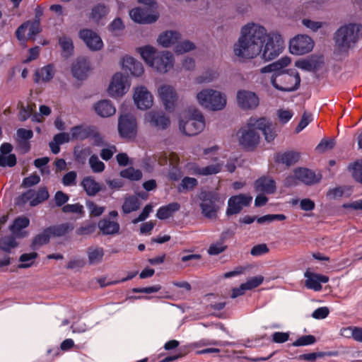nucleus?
Returning <instances> with one entry per match:
<instances>
[{
  "mask_svg": "<svg viewBox=\"0 0 362 362\" xmlns=\"http://www.w3.org/2000/svg\"><path fill=\"white\" fill-rule=\"evenodd\" d=\"M37 257V254L35 252L23 254L19 259L21 264L18 265V268L24 269L30 267L33 264Z\"/></svg>",
  "mask_w": 362,
  "mask_h": 362,
  "instance_id": "79ce46f5",
  "label": "nucleus"
},
{
  "mask_svg": "<svg viewBox=\"0 0 362 362\" xmlns=\"http://www.w3.org/2000/svg\"><path fill=\"white\" fill-rule=\"evenodd\" d=\"M40 31V20L29 21L21 25L16 30V36L19 40H34L35 36Z\"/></svg>",
  "mask_w": 362,
  "mask_h": 362,
  "instance_id": "6ab92c4d",
  "label": "nucleus"
},
{
  "mask_svg": "<svg viewBox=\"0 0 362 362\" xmlns=\"http://www.w3.org/2000/svg\"><path fill=\"white\" fill-rule=\"evenodd\" d=\"M313 121V116L311 114L305 112L300 121L296 129V132L299 133L304 129Z\"/></svg>",
  "mask_w": 362,
  "mask_h": 362,
  "instance_id": "680f3d73",
  "label": "nucleus"
},
{
  "mask_svg": "<svg viewBox=\"0 0 362 362\" xmlns=\"http://www.w3.org/2000/svg\"><path fill=\"white\" fill-rule=\"evenodd\" d=\"M79 37L92 51H99L103 47V42L100 36L93 30H81L79 32Z\"/></svg>",
  "mask_w": 362,
  "mask_h": 362,
  "instance_id": "f3484780",
  "label": "nucleus"
},
{
  "mask_svg": "<svg viewBox=\"0 0 362 362\" xmlns=\"http://www.w3.org/2000/svg\"><path fill=\"white\" fill-rule=\"evenodd\" d=\"M226 249V245L223 242H217L210 245L208 253L211 255H217Z\"/></svg>",
  "mask_w": 362,
  "mask_h": 362,
  "instance_id": "052dcab7",
  "label": "nucleus"
},
{
  "mask_svg": "<svg viewBox=\"0 0 362 362\" xmlns=\"http://www.w3.org/2000/svg\"><path fill=\"white\" fill-rule=\"evenodd\" d=\"M136 52L147 66L159 74H165L174 67L175 59L168 50L159 51L155 47L147 45L137 47Z\"/></svg>",
  "mask_w": 362,
  "mask_h": 362,
  "instance_id": "7ed1b4c3",
  "label": "nucleus"
},
{
  "mask_svg": "<svg viewBox=\"0 0 362 362\" xmlns=\"http://www.w3.org/2000/svg\"><path fill=\"white\" fill-rule=\"evenodd\" d=\"M96 113L102 117H111L116 112V108L110 100H103L94 105Z\"/></svg>",
  "mask_w": 362,
  "mask_h": 362,
  "instance_id": "c85d7f7f",
  "label": "nucleus"
},
{
  "mask_svg": "<svg viewBox=\"0 0 362 362\" xmlns=\"http://www.w3.org/2000/svg\"><path fill=\"white\" fill-rule=\"evenodd\" d=\"M353 176L362 183V160L356 162L353 165Z\"/></svg>",
  "mask_w": 362,
  "mask_h": 362,
  "instance_id": "774afa93",
  "label": "nucleus"
},
{
  "mask_svg": "<svg viewBox=\"0 0 362 362\" xmlns=\"http://www.w3.org/2000/svg\"><path fill=\"white\" fill-rule=\"evenodd\" d=\"M195 49L194 44L189 40H183L175 46L174 51L177 54H182L184 53L190 52Z\"/></svg>",
  "mask_w": 362,
  "mask_h": 362,
  "instance_id": "37998d69",
  "label": "nucleus"
},
{
  "mask_svg": "<svg viewBox=\"0 0 362 362\" xmlns=\"http://www.w3.org/2000/svg\"><path fill=\"white\" fill-rule=\"evenodd\" d=\"M131 86L128 76L121 72L115 73L107 89L108 95L113 98H119L125 95Z\"/></svg>",
  "mask_w": 362,
  "mask_h": 362,
  "instance_id": "1a4fd4ad",
  "label": "nucleus"
},
{
  "mask_svg": "<svg viewBox=\"0 0 362 362\" xmlns=\"http://www.w3.org/2000/svg\"><path fill=\"white\" fill-rule=\"evenodd\" d=\"M35 111V106L32 105H27L26 106L21 105L19 111V118L22 121L26 120L30 117Z\"/></svg>",
  "mask_w": 362,
  "mask_h": 362,
  "instance_id": "603ef678",
  "label": "nucleus"
},
{
  "mask_svg": "<svg viewBox=\"0 0 362 362\" xmlns=\"http://www.w3.org/2000/svg\"><path fill=\"white\" fill-rule=\"evenodd\" d=\"M50 232L49 229L45 230L42 233L38 234L33 240L34 245H42L48 243L50 238Z\"/></svg>",
  "mask_w": 362,
  "mask_h": 362,
  "instance_id": "5fc2aeb1",
  "label": "nucleus"
},
{
  "mask_svg": "<svg viewBox=\"0 0 362 362\" xmlns=\"http://www.w3.org/2000/svg\"><path fill=\"white\" fill-rule=\"evenodd\" d=\"M205 128V119L202 112L192 108L183 111L179 115V129L187 136H195Z\"/></svg>",
  "mask_w": 362,
  "mask_h": 362,
  "instance_id": "20e7f679",
  "label": "nucleus"
},
{
  "mask_svg": "<svg viewBox=\"0 0 362 362\" xmlns=\"http://www.w3.org/2000/svg\"><path fill=\"white\" fill-rule=\"evenodd\" d=\"M108 29L115 35H119L124 29V25L121 18H117L111 22Z\"/></svg>",
  "mask_w": 362,
  "mask_h": 362,
  "instance_id": "09e8293b",
  "label": "nucleus"
},
{
  "mask_svg": "<svg viewBox=\"0 0 362 362\" xmlns=\"http://www.w3.org/2000/svg\"><path fill=\"white\" fill-rule=\"evenodd\" d=\"M255 117H250L246 124L238 132L239 144L247 150H253L260 141V136L257 132Z\"/></svg>",
  "mask_w": 362,
  "mask_h": 362,
  "instance_id": "6e6552de",
  "label": "nucleus"
},
{
  "mask_svg": "<svg viewBox=\"0 0 362 362\" xmlns=\"http://www.w3.org/2000/svg\"><path fill=\"white\" fill-rule=\"evenodd\" d=\"M30 220L25 216H20L16 218L10 229L16 237L21 238L27 235V233L22 230L29 226Z\"/></svg>",
  "mask_w": 362,
  "mask_h": 362,
  "instance_id": "7c9ffc66",
  "label": "nucleus"
},
{
  "mask_svg": "<svg viewBox=\"0 0 362 362\" xmlns=\"http://www.w3.org/2000/svg\"><path fill=\"white\" fill-rule=\"evenodd\" d=\"M139 2L146 6L145 8L136 7L129 11L132 21L138 23H152L159 17L157 11V4L153 0H139Z\"/></svg>",
  "mask_w": 362,
  "mask_h": 362,
  "instance_id": "0eeeda50",
  "label": "nucleus"
},
{
  "mask_svg": "<svg viewBox=\"0 0 362 362\" xmlns=\"http://www.w3.org/2000/svg\"><path fill=\"white\" fill-rule=\"evenodd\" d=\"M88 263L90 265H97L100 264L105 255V251L103 247L98 246H91L86 251Z\"/></svg>",
  "mask_w": 362,
  "mask_h": 362,
  "instance_id": "2f4dec72",
  "label": "nucleus"
},
{
  "mask_svg": "<svg viewBox=\"0 0 362 362\" xmlns=\"http://www.w3.org/2000/svg\"><path fill=\"white\" fill-rule=\"evenodd\" d=\"M81 185L89 196H94L101 189L100 185L90 176L84 177L81 182Z\"/></svg>",
  "mask_w": 362,
  "mask_h": 362,
  "instance_id": "f704fd0d",
  "label": "nucleus"
},
{
  "mask_svg": "<svg viewBox=\"0 0 362 362\" xmlns=\"http://www.w3.org/2000/svg\"><path fill=\"white\" fill-rule=\"evenodd\" d=\"M181 35L176 30H166L161 33L157 38V43L164 48L175 46Z\"/></svg>",
  "mask_w": 362,
  "mask_h": 362,
  "instance_id": "bb28decb",
  "label": "nucleus"
},
{
  "mask_svg": "<svg viewBox=\"0 0 362 362\" xmlns=\"http://www.w3.org/2000/svg\"><path fill=\"white\" fill-rule=\"evenodd\" d=\"M121 177L131 180H139L142 177V173L139 170L134 168H128L120 172Z\"/></svg>",
  "mask_w": 362,
  "mask_h": 362,
  "instance_id": "c03bdc74",
  "label": "nucleus"
},
{
  "mask_svg": "<svg viewBox=\"0 0 362 362\" xmlns=\"http://www.w3.org/2000/svg\"><path fill=\"white\" fill-rule=\"evenodd\" d=\"M144 122L158 129L168 127L170 121L163 111L151 110L144 115Z\"/></svg>",
  "mask_w": 362,
  "mask_h": 362,
  "instance_id": "2eb2a0df",
  "label": "nucleus"
},
{
  "mask_svg": "<svg viewBox=\"0 0 362 362\" xmlns=\"http://www.w3.org/2000/svg\"><path fill=\"white\" fill-rule=\"evenodd\" d=\"M294 173L296 178L305 185H313L319 182L321 178L311 170L303 168L295 169Z\"/></svg>",
  "mask_w": 362,
  "mask_h": 362,
  "instance_id": "cd10ccee",
  "label": "nucleus"
},
{
  "mask_svg": "<svg viewBox=\"0 0 362 362\" xmlns=\"http://www.w3.org/2000/svg\"><path fill=\"white\" fill-rule=\"evenodd\" d=\"M351 188L350 187L343 186L330 189L327 192V196L329 199H335L343 196L349 197L351 195Z\"/></svg>",
  "mask_w": 362,
  "mask_h": 362,
  "instance_id": "58836bf2",
  "label": "nucleus"
},
{
  "mask_svg": "<svg viewBox=\"0 0 362 362\" xmlns=\"http://www.w3.org/2000/svg\"><path fill=\"white\" fill-rule=\"evenodd\" d=\"M140 207V202L137 197L129 196L125 198L122 205V211L124 214H129L136 211Z\"/></svg>",
  "mask_w": 362,
  "mask_h": 362,
  "instance_id": "ea45409f",
  "label": "nucleus"
},
{
  "mask_svg": "<svg viewBox=\"0 0 362 362\" xmlns=\"http://www.w3.org/2000/svg\"><path fill=\"white\" fill-rule=\"evenodd\" d=\"M59 44L62 49V55L65 57H70L74 52L73 41L71 37L63 35L59 39Z\"/></svg>",
  "mask_w": 362,
  "mask_h": 362,
  "instance_id": "e433bc0d",
  "label": "nucleus"
},
{
  "mask_svg": "<svg viewBox=\"0 0 362 362\" xmlns=\"http://www.w3.org/2000/svg\"><path fill=\"white\" fill-rule=\"evenodd\" d=\"M54 67L51 64H48L37 69L35 71V81L37 83L47 82L49 81L54 77Z\"/></svg>",
  "mask_w": 362,
  "mask_h": 362,
  "instance_id": "473e14b6",
  "label": "nucleus"
},
{
  "mask_svg": "<svg viewBox=\"0 0 362 362\" xmlns=\"http://www.w3.org/2000/svg\"><path fill=\"white\" fill-rule=\"evenodd\" d=\"M315 341V338L313 335H305L297 340H296L293 343V346H308L314 344Z\"/></svg>",
  "mask_w": 362,
  "mask_h": 362,
  "instance_id": "6e6d98bb",
  "label": "nucleus"
},
{
  "mask_svg": "<svg viewBox=\"0 0 362 362\" xmlns=\"http://www.w3.org/2000/svg\"><path fill=\"white\" fill-rule=\"evenodd\" d=\"M305 278V286L308 288L315 291H321L322 284L328 282L329 277L320 274L312 272L310 269H307L304 273Z\"/></svg>",
  "mask_w": 362,
  "mask_h": 362,
  "instance_id": "4be33fe9",
  "label": "nucleus"
},
{
  "mask_svg": "<svg viewBox=\"0 0 362 362\" xmlns=\"http://www.w3.org/2000/svg\"><path fill=\"white\" fill-rule=\"evenodd\" d=\"M91 133V129L88 127L76 126L71 129V136L72 139L83 140L88 138Z\"/></svg>",
  "mask_w": 362,
  "mask_h": 362,
  "instance_id": "a19ab883",
  "label": "nucleus"
},
{
  "mask_svg": "<svg viewBox=\"0 0 362 362\" xmlns=\"http://www.w3.org/2000/svg\"><path fill=\"white\" fill-rule=\"evenodd\" d=\"M98 225L101 232L105 235H114L119 230V223L107 218L100 220Z\"/></svg>",
  "mask_w": 362,
  "mask_h": 362,
  "instance_id": "72a5a7b5",
  "label": "nucleus"
},
{
  "mask_svg": "<svg viewBox=\"0 0 362 362\" xmlns=\"http://www.w3.org/2000/svg\"><path fill=\"white\" fill-rule=\"evenodd\" d=\"M314 42L306 35H298L289 42V51L295 55H303L312 51Z\"/></svg>",
  "mask_w": 362,
  "mask_h": 362,
  "instance_id": "9b49d317",
  "label": "nucleus"
},
{
  "mask_svg": "<svg viewBox=\"0 0 362 362\" xmlns=\"http://www.w3.org/2000/svg\"><path fill=\"white\" fill-rule=\"evenodd\" d=\"M276 115L280 122L286 124L292 118L293 113L289 110L280 109L277 111Z\"/></svg>",
  "mask_w": 362,
  "mask_h": 362,
  "instance_id": "13d9d810",
  "label": "nucleus"
},
{
  "mask_svg": "<svg viewBox=\"0 0 362 362\" xmlns=\"http://www.w3.org/2000/svg\"><path fill=\"white\" fill-rule=\"evenodd\" d=\"M269 252V248L266 244H259L255 245L251 251L250 254L252 256L259 257Z\"/></svg>",
  "mask_w": 362,
  "mask_h": 362,
  "instance_id": "338daca9",
  "label": "nucleus"
},
{
  "mask_svg": "<svg viewBox=\"0 0 362 362\" xmlns=\"http://www.w3.org/2000/svg\"><path fill=\"white\" fill-rule=\"evenodd\" d=\"M252 200L250 195L240 194L231 197L228 201L226 214L233 215L238 214L244 206H248Z\"/></svg>",
  "mask_w": 362,
  "mask_h": 362,
  "instance_id": "a211bd4d",
  "label": "nucleus"
},
{
  "mask_svg": "<svg viewBox=\"0 0 362 362\" xmlns=\"http://www.w3.org/2000/svg\"><path fill=\"white\" fill-rule=\"evenodd\" d=\"M49 197L47 189L45 187L40 188L37 192L28 190L22 195L23 202L30 201V205L35 206L47 200Z\"/></svg>",
  "mask_w": 362,
  "mask_h": 362,
  "instance_id": "b1692460",
  "label": "nucleus"
},
{
  "mask_svg": "<svg viewBox=\"0 0 362 362\" xmlns=\"http://www.w3.org/2000/svg\"><path fill=\"white\" fill-rule=\"evenodd\" d=\"M48 162L49 158L47 157H43L36 159L34 162V164L36 168L40 170L42 174H48L49 173V170L46 167Z\"/></svg>",
  "mask_w": 362,
  "mask_h": 362,
  "instance_id": "e2e57ef3",
  "label": "nucleus"
},
{
  "mask_svg": "<svg viewBox=\"0 0 362 362\" xmlns=\"http://www.w3.org/2000/svg\"><path fill=\"white\" fill-rule=\"evenodd\" d=\"M17 246V243L13 237L8 236L0 239V249L8 252Z\"/></svg>",
  "mask_w": 362,
  "mask_h": 362,
  "instance_id": "de8ad7c7",
  "label": "nucleus"
},
{
  "mask_svg": "<svg viewBox=\"0 0 362 362\" xmlns=\"http://www.w3.org/2000/svg\"><path fill=\"white\" fill-rule=\"evenodd\" d=\"M196 99L199 105L213 111L223 110L227 102L223 93L212 88L201 90L197 93Z\"/></svg>",
  "mask_w": 362,
  "mask_h": 362,
  "instance_id": "423d86ee",
  "label": "nucleus"
},
{
  "mask_svg": "<svg viewBox=\"0 0 362 362\" xmlns=\"http://www.w3.org/2000/svg\"><path fill=\"white\" fill-rule=\"evenodd\" d=\"M255 188L257 192L272 194L276 190V184L273 179L262 177L255 181Z\"/></svg>",
  "mask_w": 362,
  "mask_h": 362,
  "instance_id": "c756f323",
  "label": "nucleus"
},
{
  "mask_svg": "<svg viewBox=\"0 0 362 362\" xmlns=\"http://www.w3.org/2000/svg\"><path fill=\"white\" fill-rule=\"evenodd\" d=\"M361 28L357 23H347L338 28L334 35L336 49L346 52L353 47L358 40Z\"/></svg>",
  "mask_w": 362,
  "mask_h": 362,
  "instance_id": "39448f33",
  "label": "nucleus"
},
{
  "mask_svg": "<svg viewBox=\"0 0 362 362\" xmlns=\"http://www.w3.org/2000/svg\"><path fill=\"white\" fill-rule=\"evenodd\" d=\"M198 182L197 179L194 177H185L182 179L180 186L179 187V190H190L192 189L195 186H197Z\"/></svg>",
  "mask_w": 362,
  "mask_h": 362,
  "instance_id": "3c124183",
  "label": "nucleus"
},
{
  "mask_svg": "<svg viewBox=\"0 0 362 362\" xmlns=\"http://www.w3.org/2000/svg\"><path fill=\"white\" fill-rule=\"evenodd\" d=\"M285 40L278 31L267 33L256 23L242 26L237 42L233 45L234 54L241 59H252L259 56L269 62L279 57L284 50Z\"/></svg>",
  "mask_w": 362,
  "mask_h": 362,
  "instance_id": "f257e3e1",
  "label": "nucleus"
},
{
  "mask_svg": "<svg viewBox=\"0 0 362 362\" xmlns=\"http://www.w3.org/2000/svg\"><path fill=\"white\" fill-rule=\"evenodd\" d=\"M16 163L14 154L0 155V165L2 167H13Z\"/></svg>",
  "mask_w": 362,
  "mask_h": 362,
  "instance_id": "864d4df0",
  "label": "nucleus"
},
{
  "mask_svg": "<svg viewBox=\"0 0 362 362\" xmlns=\"http://www.w3.org/2000/svg\"><path fill=\"white\" fill-rule=\"evenodd\" d=\"M263 281L264 277L259 275L248 279L247 281L244 284L247 291H249L259 286L263 282Z\"/></svg>",
  "mask_w": 362,
  "mask_h": 362,
  "instance_id": "4d7b16f0",
  "label": "nucleus"
},
{
  "mask_svg": "<svg viewBox=\"0 0 362 362\" xmlns=\"http://www.w3.org/2000/svg\"><path fill=\"white\" fill-rule=\"evenodd\" d=\"M298 159L299 154L293 151L278 153L276 156V160L287 166L294 164Z\"/></svg>",
  "mask_w": 362,
  "mask_h": 362,
  "instance_id": "4c0bfd02",
  "label": "nucleus"
},
{
  "mask_svg": "<svg viewBox=\"0 0 362 362\" xmlns=\"http://www.w3.org/2000/svg\"><path fill=\"white\" fill-rule=\"evenodd\" d=\"M118 131L122 138L131 139L136 136L137 124L132 115H121L118 121Z\"/></svg>",
  "mask_w": 362,
  "mask_h": 362,
  "instance_id": "ddd939ff",
  "label": "nucleus"
},
{
  "mask_svg": "<svg viewBox=\"0 0 362 362\" xmlns=\"http://www.w3.org/2000/svg\"><path fill=\"white\" fill-rule=\"evenodd\" d=\"M237 103L243 110H253L259 105V100L255 93L240 90L237 93Z\"/></svg>",
  "mask_w": 362,
  "mask_h": 362,
  "instance_id": "dca6fc26",
  "label": "nucleus"
},
{
  "mask_svg": "<svg viewBox=\"0 0 362 362\" xmlns=\"http://www.w3.org/2000/svg\"><path fill=\"white\" fill-rule=\"evenodd\" d=\"M291 64V58L283 57L260 69L261 74H272L270 81L276 90L291 92L296 90L300 83L298 73L294 70H284Z\"/></svg>",
  "mask_w": 362,
  "mask_h": 362,
  "instance_id": "f03ea898",
  "label": "nucleus"
},
{
  "mask_svg": "<svg viewBox=\"0 0 362 362\" xmlns=\"http://www.w3.org/2000/svg\"><path fill=\"white\" fill-rule=\"evenodd\" d=\"M89 165L94 173H101L105 169V164L99 160L96 155H93L90 157Z\"/></svg>",
  "mask_w": 362,
  "mask_h": 362,
  "instance_id": "49530a36",
  "label": "nucleus"
},
{
  "mask_svg": "<svg viewBox=\"0 0 362 362\" xmlns=\"http://www.w3.org/2000/svg\"><path fill=\"white\" fill-rule=\"evenodd\" d=\"M51 235L55 236H62L65 235L69 230L72 229L69 224H62L48 228Z\"/></svg>",
  "mask_w": 362,
  "mask_h": 362,
  "instance_id": "8fccbe9b",
  "label": "nucleus"
},
{
  "mask_svg": "<svg viewBox=\"0 0 362 362\" xmlns=\"http://www.w3.org/2000/svg\"><path fill=\"white\" fill-rule=\"evenodd\" d=\"M110 12V8L103 3H99L92 6L88 13L89 21L99 25Z\"/></svg>",
  "mask_w": 362,
  "mask_h": 362,
  "instance_id": "393cba45",
  "label": "nucleus"
},
{
  "mask_svg": "<svg viewBox=\"0 0 362 362\" xmlns=\"http://www.w3.org/2000/svg\"><path fill=\"white\" fill-rule=\"evenodd\" d=\"M256 126L260 131L267 142H272L278 134L277 127L266 117H255Z\"/></svg>",
  "mask_w": 362,
  "mask_h": 362,
  "instance_id": "4468645a",
  "label": "nucleus"
},
{
  "mask_svg": "<svg viewBox=\"0 0 362 362\" xmlns=\"http://www.w3.org/2000/svg\"><path fill=\"white\" fill-rule=\"evenodd\" d=\"M133 100L137 108L141 110L150 109L153 104V96L144 86L134 88Z\"/></svg>",
  "mask_w": 362,
  "mask_h": 362,
  "instance_id": "f8f14e48",
  "label": "nucleus"
},
{
  "mask_svg": "<svg viewBox=\"0 0 362 362\" xmlns=\"http://www.w3.org/2000/svg\"><path fill=\"white\" fill-rule=\"evenodd\" d=\"M218 76V73L213 69H209L203 73L197 78L198 83H208L214 81Z\"/></svg>",
  "mask_w": 362,
  "mask_h": 362,
  "instance_id": "a18cd8bd",
  "label": "nucleus"
},
{
  "mask_svg": "<svg viewBox=\"0 0 362 362\" xmlns=\"http://www.w3.org/2000/svg\"><path fill=\"white\" fill-rule=\"evenodd\" d=\"M86 206L90 214L95 216L101 215L105 211V207L98 206L93 202H87Z\"/></svg>",
  "mask_w": 362,
  "mask_h": 362,
  "instance_id": "0e129e2a",
  "label": "nucleus"
},
{
  "mask_svg": "<svg viewBox=\"0 0 362 362\" xmlns=\"http://www.w3.org/2000/svg\"><path fill=\"white\" fill-rule=\"evenodd\" d=\"M223 165V162H216L205 167H201L197 163H191L188 165V171L192 175L209 176L220 173Z\"/></svg>",
  "mask_w": 362,
  "mask_h": 362,
  "instance_id": "412c9836",
  "label": "nucleus"
},
{
  "mask_svg": "<svg viewBox=\"0 0 362 362\" xmlns=\"http://www.w3.org/2000/svg\"><path fill=\"white\" fill-rule=\"evenodd\" d=\"M76 173L70 171L65 174L62 178V183L64 186H73L76 185Z\"/></svg>",
  "mask_w": 362,
  "mask_h": 362,
  "instance_id": "69168bd1",
  "label": "nucleus"
},
{
  "mask_svg": "<svg viewBox=\"0 0 362 362\" xmlns=\"http://www.w3.org/2000/svg\"><path fill=\"white\" fill-rule=\"evenodd\" d=\"M302 23L304 26H305L307 28L310 29L313 32L317 31L319 29L322 28V26L325 24L324 23L320 21H315L305 18L302 21Z\"/></svg>",
  "mask_w": 362,
  "mask_h": 362,
  "instance_id": "bf43d9fd",
  "label": "nucleus"
},
{
  "mask_svg": "<svg viewBox=\"0 0 362 362\" xmlns=\"http://www.w3.org/2000/svg\"><path fill=\"white\" fill-rule=\"evenodd\" d=\"M90 71L89 62L83 58H78L74 63L71 67V72L73 76L79 80L86 78Z\"/></svg>",
  "mask_w": 362,
  "mask_h": 362,
  "instance_id": "a878e982",
  "label": "nucleus"
},
{
  "mask_svg": "<svg viewBox=\"0 0 362 362\" xmlns=\"http://www.w3.org/2000/svg\"><path fill=\"white\" fill-rule=\"evenodd\" d=\"M122 68L130 72L135 77H139L143 75L144 68L141 62L134 57L126 55L121 60Z\"/></svg>",
  "mask_w": 362,
  "mask_h": 362,
  "instance_id": "5701e85b",
  "label": "nucleus"
},
{
  "mask_svg": "<svg viewBox=\"0 0 362 362\" xmlns=\"http://www.w3.org/2000/svg\"><path fill=\"white\" fill-rule=\"evenodd\" d=\"M200 207L204 216L214 218L216 216L218 206L216 204V197L211 193H202Z\"/></svg>",
  "mask_w": 362,
  "mask_h": 362,
  "instance_id": "aec40b11",
  "label": "nucleus"
},
{
  "mask_svg": "<svg viewBox=\"0 0 362 362\" xmlns=\"http://www.w3.org/2000/svg\"><path fill=\"white\" fill-rule=\"evenodd\" d=\"M180 208V205L177 202H173L168 205L161 206L157 211L156 216L158 218L164 220L170 218L173 214L177 211Z\"/></svg>",
  "mask_w": 362,
  "mask_h": 362,
  "instance_id": "c9c22d12",
  "label": "nucleus"
},
{
  "mask_svg": "<svg viewBox=\"0 0 362 362\" xmlns=\"http://www.w3.org/2000/svg\"><path fill=\"white\" fill-rule=\"evenodd\" d=\"M158 96L167 111L175 110L178 100V94L174 86L169 84L160 85L158 88Z\"/></svg>",
  "mask_w": 362,
  "mask_h": 362,
  "instance_id": "9d476101",
  "label": "nucleus"
}]
</instances>
